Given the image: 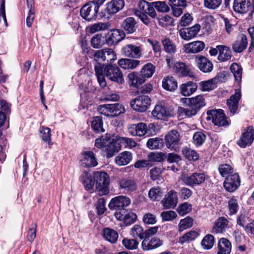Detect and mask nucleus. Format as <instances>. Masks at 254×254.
<instances>
[{"label":"nucleus","instance_id":"nucleus-1","mask_svg":"<svg viewBox=\"0 0 254 254\" xmlns=\"http://www.w3.org/2000/svg\"><path fill=\"white\" fill-rule=\"evenodd\" d=\"M116 65L96 64L95 65L96 75L98 82L101 87L104 88L107 85L105 75L111 81L119 84H123L124 82L123 74Z\"/></svg>","mask_w":254,"mask_h":254},{"label":"nucleus","instance_id":"nucleus-2","mask_svg":"<svg viewBox=\"0 0 254 254\" xmlns=\"http://www.w3.org/2000/svg\"><path fill=\"white\" fill-rule=\"evenodd\" d=\"M133 11L134 14L146 26H149L152 22L151 19H154L157 16L152 2H148L145 0L139 1L138 3V8H134Z\"/></svg>","mask_w":254,"mask_h":254},{"label":"nucleus","instance_id":"nucleus-3","mask_svg":"<svg viewBox=\"0 0 254 254\" xmlns=\"http://www.w3.org/2000/svg\"><path fill=\"white\" fill-rule=\"evenodd\" d=\"M93 178L95 182L96 189L99 194H108L109 193L110 184L109 175L105 172L97 171L93 173Z\"/></svg>","mask_w":254,"mask_h":254},{"label":"nucleus","instance_id":"nucleus-4","mask_svg":"<svg viewBox=\"0 0 254 254\" xmlns=\"http://www.w3.org/2000/svg\"><path fill=\"white\" fill-rule=\"evenodd\" d=\"M97 110L101 114L111 118L117 117L125 112V107L121 103L101 105Z\"/></svg>","mask_w":254,"mask_h":254},{"label":"nucleus","instance_id":"nucleus-5","mask_svg":"<svg viewBox=\"0 0 254 254\" xmlns=\"http://www.w3.org/2000/svg\"><path fill=\"white\" fill-rule=\"evenodd\" d=\"M206 119L207 121H212L216 126L219 127L227 126L229 122L222 110H212L207 112Z\"/></svg>","mask_w":254,"mask_h":254},{"label":"nucleus","instance_id":"nucleus-6","mask_svg":"<svg viewBox=\"0 0 254 254\" xmlns=\"http://www.w3.org/2000/svg\"><path fill=\"white\" fill-rule=\"evenodd\" d=\"M98 10V6L90 1L81 8L80 15L86 20L92 21L96 19Z\"/></svg>","mask_w":254,"mask_h":254},{"label":"nucleus","instance_id":"nucleus-7","mask_svg":"<svg viewBox=\"0 0 254 254\" xmlns=\"http://www.w3.org/2000/svg\"><path fill=\"white\" fill-rule=\"evenodd\" d=\"M80 164L85 168L94 167L98 164L95 153L91 151H83L80 157Z\"/></svg>","mask_w":254,"mask_h":254},{"label":"nucleus","instance_id":"nucleus-8","mask_svg":"<svg viewBox=\"0 0 254 254\" xmlns=\"http://www.w3.org/2000/svg\"><path fill=\"white\" fill-rule=\"evenodd\" d=\"M130 106L135 111L143 112L145 111L150 105V99L146 95L137 97L130 102Z\"/></svg>","mask_w":254,"mask_h":254},{"label":"nucleus","instance_id":"nucleus-9","mask_svg":"<svg viewBox=\"0 0 254 254\" xmlns=\"http://www.w3.org/2000/svg\"><path fill=\"white\" fill-rule=\"evenodd\" d=\"M152 117L157 120H165L171 117L173 113L171 109L162 103L156 105L151 113Z\"/></svg>","mask_w":254,"mask_h":254},{"label":"nucleus","instance_id":"nucleus-10","mask_svg":"<svg viewBox=\"0 0 254 254\" xmlns=\"http://www.w3.org/2000/svg\"><path fill=\"white\" fill-rule=\"evenodd\" d=\"M254 140V129L253 127L249 126L244 130L237 143L240 147L245 148L247 146L251 145Z\"/></svg>","mask_w":254,"mask_h":254},{"label":"nucleus","instance_id":"nucleus-11","mask_svg":"<svg viewBox=\"0 0 254 254\" xmlns=\"http://www.w3.org/2000/svg\"><path fill=\"white\" fill-rule=\"evenodd\" d=\"M241 180L237 173L228 176L223 183V186L226 191L233 192L240 187Z\"/></svg>","mask_w":254,"mask_h":254},{"label":"nucleus","instance_id":"nucleus-12","mask_svg":"<svg viewBox=\"0 0 254 254\" xmlns=\"http://www.w3.org/2000/svg\"><path fill=\"white\" fill-rule=\"evenodd\" d=\"M180 141V134L176 130H172L167 133L165 136V142L166 147L176 150L178 148Z\"/></svg>","mask_w":254,"mask_h":254},{"label":"nucleus","instance_id":"nucleus-13","mask_svg":"<svg viewBox=\"0 0 254 254\" xmlns=\"http://www.w3.org/2000/svg\"><path fill=\"white\" fill-rule=\"evenodd\" d=\"M205 180V175L203 173H193L190 176L183 175L182 180L187 185L194 186L202 184Z\"/></svg>","mask_w":254,"mask_h":254},{"label":"nucleus","instance_id":"nucleus-14","mask_svg":"<svg viewBox=\"0 0 254 254\" xmlns=\"http://www.w3.org/2000/svg\"><path fill=\"white\" fill-rule=\"evenodd\" d=\"M131 203L130 199L124 195H119L113 198L109 203L110 209L124 208L128 206Z\"/></svg>","mask_w":254,"mask_h":254},{"label":"nucleus","instance_id":"nucleus-15","mask_svg":"<svg viewBox=\"0 0 254 254\" xmlns=\"http://www.w3.org/2000/svg\"><path fill=\"white\" fill-rule=\"evenodd\" d=\"M161 203L165 209L175 208L178 203V196L176 191L171 190L165 194Z\"/></svg>","mask_w":254,"mask_h":254},{"label":"nucleus","instance_id":"nucleus-16","mask_svg":"<svg viewBox=\"0 0 254 254\" xmlns=\"http://www.w3.org/2000/svg\"><path fill=\"white\" fill-rule=\"evenodd\" d=\"M122 145L120 144L118 136L116 138H111L106 145L105 147L103 149V152L105 153L107 157L111 158L114 156L116 152H118L121 149Z\"/></svg>","mask_w":254,"mask_h":254},{"label":"nucleus","instance_id":"nucleus-17","mask_svg":"<svg viewBox=\"0 0 254 254\" xmlns=\"http://www.w3.org/2000/svg\"><path fill=\"white\" fill-rule=\"evenodd\" d=\"M182 100H184L185 102L189 107H192L196 109L197 112L206 105L205 98L202 95H199L192 98H183Z\"/></svg>","mask_w":254,"mask_h":254},{"label":"nucleus","instance_id":"nucleus-18","mask_svg":"<svg viewBox=\"0 0 254 254\" xmlns=\"http://www.w3.org/2000/svg\"><path fill=\"white\" fill-rule=\"evenodd\" d=\"M200 29V25L198 24L186 28H183L179 30V33L181 37L185 40H190L195 37Z\"/></svg>","mask_w":254,"mask_h":254},{"label":"nucleus","instance_id":"nucleus-19","mask_svg":"<svg viewBox=\"0 0 254 254\" xmlns=\"http://www.w3.org/2000/svg\"><path fill=\"white\" fill-rule=\"evenodd\" d=\"M124 31L114 29L106 35V42L109 45H113L118 43L125 37Z\"/></svg>","mask_w":254,"mask_h":254},{"label":"nucleus","instance_id":"nucleus-20","mask_svg":"<svg viewBox=\"0 0 254 254\" xmlns=\"http://www.w3.org/2000/svg\"><path fill=\"white\" fill-rule=\"evenodd\" d=\"M241 93L240 89L235 90L234 94L232 95L230 98L227 100V105L229 109L230 113L232 115L235 114L238 108L239 102L241 99Z\"/></svg>","mask_w":254,"mask_h":254},{"label":"nucleus","instance_id":"nucleus-21","mask_svg":"<svg viewBox=\"0 0 254 254\" xmlns=\"http://www.w3.org/2000/svg\"><path fill=\"white\" fill-rule=\"evenodd\" d=\"M122 52L125 56L132 58H138L141 54L139 47L131 44L124 46L122 49Z\"/></svg>","mask_w":254,"mask_h":254},{"label":"nucleus","instance_id":"nucleus-22","mask_svg":"<svg viewBox=\"0 0 254 254\" xmlns=\"http://www.w3.org/2000/svg\"><path fill=\"white\" fill-rule=\"evenodd\" d=\"M128 130L132 136H142L147 133V125L143 123L133 124L128 127Z\"/></svg>","mask_w":254,"mask_h":254},{"label":"nucleus","instance_id":"nucleus-23","mask_svg":"<svg viewBox=\"0 0 254 254\" xmlns=\"http://www.w3.org/2000/svg\"><path fill=\"white\" fill-rule=\"evenodd\" d=\"M250 6V0H234L233 9L237 13L244 14L249 11Z\"/></svg>","mask_w":254,"mask_h":254},{"label":"nucleus","instance_id":"nucleus-24","mask_svg":"<svg viewBox=\"0 0 254 254\" xmlns=\"http://www.w3.org/2000/svg\"><path fill=\"white\" fill-rule=\"evenodd\" d=\"M205 46V44L202 41H194L186 44L184 46V51L187 53H196L202 51Z\"/></svg>","mask_w":254,"mask_h":254},{"label":"nucleus","instance_id":"nucleus-25","mask_svg":"<svg viewBox=\"0 0 254 254\" xmlns=\"http://www.w3.org/2000/svg\"><path fill=\"white\" fill-rule=\"evenodd\" d=\"M163 245V241L158 238L154 237L150 240L144 239L141 244L144 250H153Z\"/></svg>","mask_w":254,"mask_h":254},{"label":"nucleus","instance_id":"nucleus-26","mask_svg":"<svg viewBox=\"0 0 254 254\" xmlns=\"http://www.w3.org/2000/svg\"><path fill=\"white\" fill-rule=\"evenodd\" d=\"M80 181L84 185L85 189L87 190H91L93 189L95 182L93 178V175L86 171L83 172L79 178Z\"/></svg>","mask_w":254,"mask_h":254},{"label":"nucleus","instance_id":"nucleus-27","mask_svg":"<svg viewBox=\"0 0 254 254\" xmlns=\"http://www.w3.org/2000/svg\"><path fill=\"white\" fill-rule=\"evenodd\" d=\"M231 249V242L226 238H221L217 244V254H230Z\"/></svg>","mask_w":254,"mask_h":254},{"label":"nucleus","instance_id":"nucleus-28","mask_svg":"<svg viewBox=\"0 0 254 254\" xmlns=\"http://www.w3.org/2000/svg\"><path fill=\"white\" fill-rule=\"evenodd\" d=\"M132 159L131 152L129 151H123L119 154L115 158L116 164L119 166H125L130 163Z\"/></svg>","mask_w":254,"mask_h":254},{"label":"nucleus","instance_id":"nucleus-29","mask_svg":"<svg viewBox=\"0 0 254 254\" xmlns=\"http://www.w3.org/2000/svg\"><path fill=\"white\" fill-rule=\"evenodd\" d=\"M173 69L179 76L194 77L193 73L187 64H175Z\"/></svg>","mask_w":254,"mask_h":254},{"label":"nucleus","instance_id":"nucleus-30","mask_svg":"<svg viewBox=\"0 0 254 254\" xmlns=\"http://www.w3.org/2000/svg\"><path fill=\"white\" fill-rule=\"evenodd\" d=\"M124 4V0H112L107 3L106 10L109 14H114L122 9Z\"/></svg>","mask_w":254,"mask_h":254},{"label":"nucleus","instance_id":"nucleus-31","mask_svg":"<svg viewBox=\"0 0 254 254\" xmlns=\"http://www.w3.org/2000/svg\"><path fill=\"white\" fill-rule=\"evenodd\" d=\"M122 27L127 33H133L136 30V22L132 17L126 18L122 23Z\"/></svg>","mask_w":254,"mask_h":254},{"label":"nucleus","instance_id":"nucleus-32","mask_svg":"<svg viewBox=\"0 0 254 254\" xmlns=\"http://www.w3.org/2000/svg\"><path fill=\"white\" fill-rule=\"evenodd\" d=\"M162 86L165 90L172 92L175 91L177 88L178 83L174 77L167 76L163 79Z\"/></svg>","mask_w":254,"mask_h":254},{"label":"nucleus","instance_id":"nucleus-33","mask_svg":"<svg viewBox=\"0 0 254 254\" xmlns=\"http://www.w3.org/2000/svg\"><path fill=\"white\" fill-rule=\"evenodd\" d=\"M248 41L247 36L242 34L240 39L237 40L233 44L232 49L234 52L240 53L242 52L247 47Z\"/></svg>","mask_w":254,"mask_h":254},{"label":"nucleus","instance_id":"nucleus-34","mask_svg":"<svg viewBox=\"0 0 254 254\" xmlns=\"http://www.w3.org/2000/svg\"><path fill=\"white\" fill-rule=\"evenodd\" d=\"M196 84L192 81L182 84L180 87L181 93L184 96H189L193 94L197 89Z\"/></svg>","mask_w":254,"mask_h":254},{"label":"nucleus","instance_id":"nucleus-35","mask_svg":"<svg viewBox=\"0 0 254 254\" xmlns=\"http://www.w3.org/2000/svg\"><path fill=\"white\" fill-rule=\"evenodd\" d=\"M228 221L224 217L218 219L214 224L212 232L214 234L222 233L225 231Z\"/></svg>","mask_w":254,"mask_h":254},{"label":"nucleus","instance_id":"nucleus-36","mask_svg":"<svg viewBox=\"0 0 254 254\" xmlns=\"http://www.w3.org/2000/svg\"><path fill=\"white\" fill-rule=\"evenodd\" d=\"M217 48L219 50V54L218 59L221 62H225L230 59L231 52L230 48L226 46L218 45Z\"/></svg>","mask_w":254,"mask_h":254},{"label":"nucleus","instance_id":"nucleus-37","mask_svg":"<svg viewBox=\"0 0 254 254\" xmlns=\"http://www.w3.org/2000/svg\"><path fill=\"white\" fill-rule=\"evenodd\" d=\"M103 235L106 240L112 244L117 242L119 237L117 231L109 228H105L103 229Z\"/></svg>","mask_w":254,"mask_h":254},{"label":"nucleus","instance_id":"nucleus-38","mask_svg":"<svg viewBox=\"0 0 254 254\" xmlns=\"http://www.w3.org/2000/svg\"><path fill=\"white\" fill-rule=\"evenodd\" d=\"M164 194L163 190L159 187L151 188L148 193L149 199L152 201H159Z\"/></svg>","mask_w":254,"mask_h":254},{"label":"nucleus","instance_id":"nucleus-39","mask_svg":"<svg viewBox=\"0 0 254 254\" xmlns=\"http://www.w3.org/2000/svg\"><path fill=\"white\" fill-rule=\"evenodd\" d=\"M119 185L121 189L127 191H133L136 189L135 183L132 180L123 179L119 182Z\"/></svg>","mask_w":254,"mask_h":254},{"label":"nucleus","instance_id":"nucleus-40","mask_svg":"<svg viewBox=\"0 0 254 254\" xmlns=\"http://www.w3.org/2000/svg\"><path fill=\"white\" fill-rule=\"evenodd\" d=\"M28 7L29 8L28 15L26 18V24L28 27H30L33 23L34 18V0H26Z\"/></svg>","mask_w":254,"mask_h":254},{"label":"nucleus","instance_id":"nucleus-41","mask_svg":"<svg viewBox=\"0 0 254 254\" xmlns=\"http://www.w3.org/2000/svg\"><path fill=\"white\" fill-rule=\"evenodd\" d=\"M197 112L196 109H194L192 107H189L187 108H185L181 107H179L178 109V113L180 117H191L195 115Z\"/></svg>","mask_w":254,"mask_h":254},{"label":"nucleus","instance_id":"nucleus-42","mask_svg":"<svg viewBox=\"0 0 254 254\" xmlns=\"http://www.w3.org/2000/svg\"><path fill=\"white\" fill-rule=\"evenodd\" d=\"M162 43L166 52L171 54L176 53L177 50L176 46L169 38H165L162 41Z\"/></svg>","mask_w":254,"mask_h":254},{"label":"nucleus","instance_id":"nucleus-43","mask_svg":"<svg viewBox=\"0 0 254 254\" xmlns=\"http://www.w3.org/2000/svg\"><path fill=\"white\" fill-rule=\"evenodd\" d=\"M110 25L107 23L98 22L89 26L87 28L90 33H95L97 32L107 30Z\"/></svg>","mask_w":254,"mask_h":254},{"label":"nucleus","instance_id":"nucleus-44","mask_svg":"<svg viewBox=\"0 0 254 254\" xmlns=\"http://www.w3.org/2000/svg\"><path fill=\"white\" fill-rule=\"evenodd\" d=\"M128 77L130 81V84L136 87L143 83L145 80L141 75H138L137 73L134 72L129 74Z\"/></svg>","mask_w":254,"mask_h":254},{"label":"nucleus","instance_id":"nucleus-45","mask_svg":"<svg viewBox=\"0 0 254 254\" xmlns=\"http://www.w3.org/2000/svg\"><path fill=\"white\" fill-rule=\"evenodd\" d=\"M200 88L202 91H208L215 88L217 83L215 79L213 78L206 81H201L199 83Z\"/></svg>","mask_w":254,"mask_h":254},{"label":"nucleus","instance_id":"nucleus-46","mask_svg":"<svg viewBox=\"0 0 254 254\" xmlns=\"http://www.w3.org/2000/svg\"><path fill=\"white\" fill-rule=\"evenodd\" d=\"M155 66L153 64H144L140 71L141 75L145 79L146 78H150L155 72Z\"/></svg>","mask_w":254,"mask_h":254},{"label":"nucleus","instance_id":"nucleus-47","mask_svg":"<svg viewBox=\"0 0 254 254\" xmlns=\"http://www.w3.org/2000/svg\"><path fill=\"white\" fill-rule=\"evenodd\" d=\"M214 237L211 234L206 235L202 240L201 245L203 249H211L214 244Z\"/></svg>","mask_w":254,"mask_h":254},{"label":"nucleus","instance_id":"nucleus-48","mask_svg":"<svg viewBox=\"0 0 254 254\" xmlns=\"http://www.w3.org/2000/svg\"><path fill=\"white\" fill-rule=\"evenodd\" d=\"M199 235L196 231H190L180 237L179 240V243L183 244L185 242L194 240Z\"/></svg>","mask_w":254,"mask_h":254},{"label":"nucleus","instance_id":"nucleus-49","mask_svg":"<svg viewBox=\"0 0 254 254\" xmlns=\"http://www.w3.org/2000/svg\"><path fill=\"white\" fill-rule=\"evenodd\" d=\"M92 129L97 132H103L105 129L103 127V121L101 117H95L93 118L91 123Z\"/></svg>","mask_w":254,"mask_h":254},{"label":"nucleus","instance_id":"nucleus-50","mask_svg":"<svg viewBox=\"0 0 254 254\" xmlns=\"http://www.w3.org/2000/svg\"><path fill=\"white\" fill-rule=\"evenodd\" d=\"M40 132L41 134L42 139L44 141L47 142L49 145L53 144V143L51 142L52 134L50 128L41 127L40 128Z\"/></svg>","mask_w":254,"mask_h":254},{"label":"nucleus","instance_id":"nucleus-51","mask_svg":"<svg viewBox=\"0 0 254 254\" xmlns=\"http://www.w3.org/2000/svg\"><path fill=\"white\" fill-rule=\"evenodd\" d=\"M130 235L134 238L138 237L140 239L145 238L144 231L139 225H135L131 229Z\"/></svg>","mask_w":254,"mask_h":254},{"label":"nucleus","instance_id":"nucleus-52","mask_svg":"<svg viewBox=\"0 0 254 254\" xmlns=\"http://www.w3.org/2000/svg\"><path fill=\"white\" fill-rule=\"evenodd\" d=\"M182 152L185 157L189 160L196 161L199 158V155L196 151L188 148L183 149Z\"/></svg>","mask_w":254,"mask_h":254},{"label":"nucleus","instance_id":"nucleus-53","mask_svg":"<svg viewBox=\"0 0 254 254\" xmlns=\"http://www.w3.org/2000/svg\"><path fill=\"white\" fill-rule=\"evenodd\" d=\"M230 70L233 73L235 80L238 82L241 81L243 68L241 64H231Z\"/></svg>","mask_w":254,"mask_h":254},{"label":"nucleus","instance_id":"nucleus-54","mask_svg":"<svg viewBox=\"0 0 254 254\" xmlns=\"http://www.w3.org/2000/svg\"><path fill=\"white\" fill-rule=\"evenodd\" d=\"M124 247L129 250H134L137 248L138 242L135 239L125 238L122 241Z\"/></svg>","mask_w":254,"mask_h":254},{"label":"nucleus","instance_id":"nucleus-55","mask_svg":"<svg viewBox=\"0 0 254 254\" xmlns=\"http://www.w3.org/2000/svg\"><path fill=\"white\" fill-rule=\"evenodd\" d=\"M166 158V155L162 152H151L148 155L149 161L162 162Z\"/></svg>","mask_w":254,"mask_h":254},{"label":"nucleus","instance_id":"nucleus-56","mask_svg":"<svg viewBox=\"0 0 254 254\" xmlns=\"http://www.w3.org/2000/svg\"><path fill=\"white\" fill-rule=\"evenodd\" d=\"M222 2V0H203V4L205 7L215 10L220 7Z\"/></svg>","mask_w":254,"mask_h":254},{"label":"nucleus","instance_id":"nucleus-57","mask_svg":"<svg viewBox=\"0 0 254 254\" xmlns=\"http://www.w3.org/2000/svg\"><path fill=\"white\" fill-rule=\"evenodd\" d=\"M193 224V219L190 217H187L181 219L179 224V231H183L191 227Z\"/></svg>","mask_w":254,"mask_h":254},{"label":"nucleus","instance_id":"nucleus-58","mask_svg":"<svg viewBox=\"0 0 254 254\" xmlns=\"http://www.w3.org/2000/svg\"><path fill=\"white\" fill-rule=\"evenodd\" d=\"M118 139L120 144H123L126 148H132L136 145V142L132 138L119 136Z\"/></svg>","mask_w":254,"mask_h":254},{"label":"nucleus","instance_id":"nucleus-59","mask_svg":"<svg viewBox=\"0 0 254 254\" xmlns=\"http://www.w3.org/2000/svg\"><path fill=\"white\" fill-rule=\"evenodd\" d=\"M147 146L150 149H157L162 146V140L159 138H152L147 142Z\"/></svg>","mask_w":254,"mask_h":254},{"label":"nucleus","instance_id":"nucleus-60","mask_svg":"<svg viewBox=\"0 0 254 254\" xmlns=\"http://www.w3.org/2000/svg\"><path fill=\"white\" fill-rule=\"evenodd\" d=\"M152 5L159 12H167L170 8L165 1H154L152 2Z\"/></svg>","mask_w":254,"mask_h":254},{"label":"nucleus","instance_id":"nucleus-61","mask_svg":"<svg viewBox=\"0 0 254 254\" xmlns=\"http://www.w3.org/2000/svg\"><path fill=\"white\" fill-rule=\"evenodd\" d=\"M111 139L110 137L108 136L97 138L95 140V146L103 150Z\"/></svg>","mask_w":254,"mask_h":254},{"label":"nucleus","instance_id":"nucleus-62","mask_svg":"<svg viewBox=\"0 0 254 254\" xmlns=\"http://www.w3.org/2000/svg\"><path fill=\"white\" fill-rule=\"evenodd\" d=\"M228 207L231 215L235 214L237 212L239 205L238 200L235 197H233L229 200Z\"/></svg>","mask_w":254,"mask_h":254},{"label":"nucleus","instance_id":"nucleus-63","mask_svg":"<svg viewBox=\"0 0 254 254\" xmlns=\"http://www.w3.org/2000/svg\"><path fill=\"white\" fill-rule=\"evenodd\" d=\"M191 208V204L184 202L178 206L177 211L180 215L184 216L190 212Z\"/></svg>","mask_w":254,"mask_h":254},{"label":"nucleus","instance_id":"nucleus-64","mask_svg":"<svg viewBox=\"0 0 254 254\" xmlns=\"http://www.w3.org/2000/svg\"><path fill=\"white\" fill-rule=\"evenodd\" d=\"M161 217L163 221H170L176 218L177 213L172 210L163 211L161 213Z\"/></svg>","mask_w":254,"mask_h":254}]
</instances>
